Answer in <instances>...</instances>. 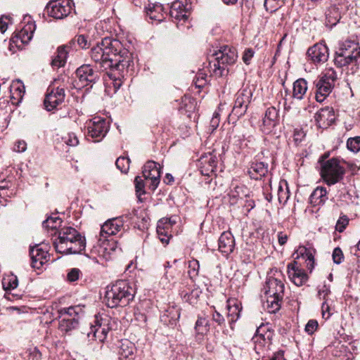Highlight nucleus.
Segmentation results:
<instances>
[{
  "mask_svg": "<svg viewBox=\"0 0 360 360\" xmlns=\"http://www.w3.org/2000/svg\"><path fill=\"white\" fill-rule=\"evenodd\" d=\"M90 56L102 70H118L120 74L133 62L130 51L123 46L120 40L110 37L103 38L93 46Z\"/></svg>",
  "mask_w": 360,
  "mask_h": 360,
  "instance_id": "obj_1",
  "label": "nucleus"
},
{
  "mask_svg": "<svg viewBox=\"0 0 360 360\" xmlns=\"http://www.w3.org/2000/svg\"><path fill=\"white\" fill-rule=\"evenodd\" d=\"M284 289L281 272L277 269L271 270L263 288L266 298L265 307L269 313H276L280 309Z\"/></svg>",
  "mask_w": 360,
  "mask_h": 360,
  "instance_id": "obj_2",
  "label": "nucleus"
},
{
  "mask_svg": "<svg viewBox=\"0 0 360 360\" xmlns=\"http://www.w3.org/2000/svg\"><path fill=\"white\" fill-rule=\"evenodd\" d=\"M58 237L53 241L57 252L61 254H80L86 247L85 238L75 228L65 226L58 232Z\"/></svg>",
  "mask_w": 360,
  "mask_h": 360,
  "instance_id": "obj_3",
  "label": "nucleus"
},
{
  "mask_svg": "<svg viewBox=\"0 0 360 360\" xmlns=\"http://www.w3.org/2000/svg\"><path fill=\"white\" fill-rule=\"evenodd\" d=\"M134 291L129 283L124 280L117 281L105 293L106 304L110 308L124 307L131 301Z\"/></svg>",
  "mask_w": 360,
  "mask_h": 360,
  "instance_id": "obj_4",
  "label": "nucleus"
},
{
  "mask_svg": "<svg viewBox=\"0 0 360 360\" xmlns=\"http://www.w3.org/2000/svg\"><path fill=\"white\" fill-rule=\"evenodd\" d=\"M360 57V46L354 40H345L339 44L335 51L334 63L338 68L347 67L357 63Z\"/></svg>",
  "mask_w": 360,
  "mask_h": 360,
  "instance_id": "obj_5",
  "label": "nucleus"
},
{
  "mask_svg": "<svg viewBox=\"0 0 360 360\" xmlns=\"http://www.w3.org/2000/svg\"><path fill=\"white\" fill-rule=\"evenodd\" d=\"M58 312L60 314L59 329L65 333L76 329L84 313L83 307L80 305L64 307L60 309Z\"/></svg>",
  "mask_w": 360,
  "mask_h": 360,
  "instance_id": "obj_6",
  "label": "nucleus"
},
{
  "mask_svg": "<svg viewBox=\"0 0 360 360\" xmlns=\"http://www.w3.org/2000/svg\"><path fill=\"white\" fill-rule=\"evenodd\" d=\"M338 79V75L333 68L326 69L317 79L314 84L316 88V100L322 103L332 92L335 84Z\"/></svg>",
  "mask_w": 360,
  "mask_h": 360,
  "instance_id": "obj_7",
  "label": "nucleus"
},
{
  "mask_svg": "<svg viewBox=\"0 0 360 360\" xmlns=\"http://www.w3.org/2000/svg\"><path fill=\"white\" fill-rule=\"evenodd\" d=\"M345 173V168L340 165L338 158H333L321 164V174L324 181L328 185H334L340 181Z\"/></svg>",
  "mask_w": 360,
  "mask_h": 360,
  "instance_id": "obj_8",
  "label": "nucleus"
},
{
  "mask_svg": "<svg viewBox=\"0 0 360 360\" xmlns=\"http://www.w3.org/2000/svg\"><path fill=\"white\" fill-rule=\"evenodd\" d=\"M211 56L215 60L214 72L217 73V71L219 70V75L222 74L221 70H224L225 67L233 65L238 58L236 49L227 45L221 46L217 50H214Z\"/></svg>",
  "mask_w": 360,
  "mask_h": 360,
  "instance_id": "obj_9",
  "label": "nucleus"
},
{
  "mask_svg": "<svg viewBox=\"0 0 360 360\" xmlns=\"http://www.w3.org/2000/svg\"><path fill=\"white\" fill-rule=\"evenodd\" d=\"M30 16H25L24 18L25 25L20 31L15 33L10 39L11 51L13 50V47L19 49H22L23 46L32 39L36 26L34 22L30 20Z\"/></svg>",
  "mask_w": 360,
  "mask_h": 360,
  "instance_id": "obj_10",
  "label": "nucleus"
},
{
  "mask_svg": "<svg viewBox=\"0 0 360 360\" xmlns=\"http://www.w3.org/2000/svg\"><path fill=\"white\" fill-rule=\"evenodd\" d=\"M253 95V89L246 86L240 89L236 94L235 102L230 115L239 118L247 112L248 105L251 103Z\"/></svg>",
  "mask_w": 360,
  "mask_h": 360,
  "instance_id": "obj_11",
  "label": "nucleus"
},
{
  "mask_svg": "<svg viewBox=\"0 0 360 360\" xmlns=\"http://www.w3.org/2000/svg\"><path fill=\"white\" fill-rule=\"evenodd\" d=\"M87 134L94 142L101 141L109 130V122L103 117H95L86 122Z\"/></svg>",
  "mask_w": 360,
  "mask_h": 360,
  "instance_id": "obj_12",
  "label": "nucleus"
},
{
  "mask_svg": "<svg viewBox=\"0 0 360 360\" xmlns=\"http://www.w3.org/2000/svg\"><path fill=\"white\" fill-rule=\"evenodd\" d=\"M74 6L72 0H52L46 6L47 14L56 19L68 16Z\"/></svg>",
  "mask_w": 360,
  "mask_h": 360,
  "instance_id": "obj_13",
  "label": "nucleus"
},
{
  "mask_svg": "<svg viewBox=\"0 0 360 360\" xmlns=\"http://www.w3.org/2000/svg\"><path fill=\"white\" fill-rule=\"evenodd\" d=\"M77 79L75 80L77 88L81 89L94 84L98 79V74L90 65H83L76 70Z\"/></svg>",
  "mask_w": 360,
  "mask_h": 360,
  "instance_id": "obj_14",
  "label": "nucleus"
},
{
  "mask_svg": "<svg viewBox=\"0 0 360 360\" xmlns=\"http://www.w3.org/2000/svg\"><path fill=\"white\" fill-rule=\"evenodd\" d=\"M95 325L91 328V332L88 333V337H92L99 342H103L106 338L107 334L110 329V318L104 314V316H95Z\"/></svg>",
  "mask_w": 360,
  "mask_h": 360,
  "instance_id": "obj_15",
  "label": "nucleus"
},
{
  "mask_svg": "<svg viewBox=\"0 0 360 360\" xmlns=\"http://www.w3.org/2000/svg\"><path fill=\"white\" fill-rule=\"evenodd\" d=\"M191 5L188 0H176L174 1L170 7V16L176 20V24L181 21L184 22L188 20L190 14Z\"/></svg>",
  "mask_w": 360,
  "mask_h": 360,
  "instance_id": "obj_16",
  "label": "nucleus"
},
{
  "mask_svg": "<svg viewBox=\"0 0 360 360\" xmlns=\"http://www.w3.org/2000/svg\"><path fill=\"white\" fill-rule=\"evenodd\" d=\"M65 90L59 86H49L47 93L44 101L45 108L48 111L53 110L61 104L65 99Z\"/></svg>",
  "mask_w": 360,
  "mask_h": 360,
  "instance_id": "obj_17",
  "label": "nucleus"
},
{
  "mask_svg": "<svg viewBox=\"0 0 360 360\" xmlns=\"http://www.w3.org/2000/svg\"><path fill=\"white\" fill-rule=\"evenodd\" d=\"M142 172L145 180L150 181V188L155 191L160 184L161 176L160 168L158 167L157 162L148 161L144 165Z\"/></svg>",
  "mask_w": 360,
  "mask_h": 360,
  "instance_id": "obj_18",
  "label": "nucleus"
},
{
  "mask_svg": "<svg viewBox=\"0 0 360 360\" xmlns=\"http://www.w3.org/2000/svg\"><path fill=\"white\" fill-rule=\"evenodd\" d=\"M307 54L309 60L315 65L323 64L328 59V48L325 44H316L307 50Z\"/></svg>",
  "mask_w": 360,
  "mask_h": 360,
  "instance_id": "obj_19",
  "label": "nucleus"
},
{
  "mask_svg": "<svg viewBox=\"0 0 360 360\" xmlns=\"http://www.w3.org/2000/svg\"><path fill=\"white\" fill-rule=\"evenodd\" d=\"M46 246L44 243H41L34 247H30V255L33 268L40 269L43 264L49 261L48 250Z\"/></svg>",
  "mask_w": 360,
  "mask_h": 360,
  "instance_id": "obj_20",
  "label": "nucleus"
},
{
  "mask_svg": "<svg viewBox=\"0 0 360 360\" xmlns=\"http://www.w3.org/2000/svg\"><path fill=\"white\" fill-rule=\"evenodd\" d=\"M124 220L122 217H116L108 219L101 226L99 236L108 238L118 233L123 229Z\"/></svg>",
  "mask_w": 360,
  "mask_h": 360,
  "instance_id": "obj_21",
  "label": "nucleus"
},
{
  "mask_svg": "<svg viewBox=\"0 0 360 360\" xmlns=\"http://www.w3.org/2000/svg\"><path fill=\"white\" fill-rule=\"evenodd\" d=\"M117 248L116 241L108 238L98 237L97 245L95 247L96 252L98 257L103 258L105 260L111 259L112 255Z\"/></svg>",
  "mask_w": 360,
  "mask_h": 360,
  "instance_id": "obj_22",
  "label": "nucleus"
},
{
  "mask_svg": "<svg viewBox=\"0 0 360 360\" xmlns=\"http://www.w3.org/2000/svg\"><path fill=\"white\" fill-rule=\"evenodd\" d=\"M278 110L273 106L268 108L263 118L261 130L266 134L271 133L278 124Z\"/></svg>",
  "mask_w": 360,
  "mask_h": 360,
  "instance_id": "obj_23",
  "label": "nucleus"
},
{
  "mask_svg": "<svg viewBox=\"0 0 360 360\" xmlns=\"http://www.w3.org/2000/svg\"><path fill=\"white\" fill-rule=\"evenodd\" d=\"M288 274L290 280L297 286H301L308 280L304 270L297 266V262L288 265Z\"/></svg>",
  "mask_w": 360,
  "mask_h": 360,
  "instance_id": "obj_24",
  "label": "nucleus"
},
{
  "mask_svg": "<svg viewBox=\"0 0 360 360\" xmlns=\"http://www.w3.org/2000/svg\"><path fill=\"white\" fill-rule=\"evenodd\" d=\"M219 250L224 254L229 255L235 247V240L230 231L223 232L218 240Z\"/></svg>",
  "mask_w": 360,
  "mask_h": 360,
  "instance_id": "obj_25",
  "label": "nucleus"
},
{
  "mask_svg": "<svg viewBox=\"0 0 360 360\" xmlns=\"http://www.w3.org/2000/svg\"><path fill=\"white\" fill-rule=\"evenodd\" d=\"M330 1L332 5L326 10L325 13V25L331 29L339 22L341 18V13L339 7L336 6V1L330 0Z\"/></svg>",
  "mask_w": 360,
  "mask_h": 360,
  "instance_id": "obj_26",
  "label": "nucleus"
},
{
  "mask_svg": "<svg viewBox=\"0 0 360 360\" xmlns=\"http://www.w3.org/2000/svg\"><path fill=\"white\" fill-rule=\"evenodd\" d=\"M201 165V172L203 175L209 176L210 173L216 171L217 165V158L212 153L206 154L200 159Z\"/></svg>",
  "mask_w": 360,
  "mask_h": 360,
  "instance_id": "obj_27",
  "label": "nucleus"
},
{
  "mask_svg": "<svg viewBox=\"0 0 360 360\" xmlns=\"http://www.w3.org/2000/svg\"><path fill=\"white\" fill-rule=\"evenodd\" d=\"M248 172L251 179H261L268 172V165L263 162H253L250 165Z\"/></svg>",
  "mask_w": 360,
  "mask_h": 360,
  "instance_id": "obj_28",
  "label": "nucleus"
},
{
  "mask_svg": "<svg viewBox=\"0 0 360 360\" xmlns=\"http://www.w3.org/2000/svg\"><path fill=\"white\" fill-rule=\"evenodd\" d=\"M227 309L229 321L231 325V328H232V324H233L240 317L242 309L241 304L236 300H229L227 301Z\"/></svg>",
  "mask_w": 360,
  "mask_h": 360,
  "instance_id": "obj_29",
  "label": "nucleus"
},
{
  "mask_svg": "<svg viewBox=\"0 0 360 360\" xmlns=\"http://www.w3.org/2000/svg\"><path fill=\"white\" fill-rule=\"evenodd\" d=\"M274 333H267V335H255L252 340L255 344V349L257 354H259L263 349L271 345Z\"/></svg>",
  "mask_w": 360,
  "mask_h": 360,
  "instance_id": "obj_30",
  "label": "nucleus"
},
{
  "mask_svg": "<svg viewBox=\"0 0 360 360\" xmlns=\"http://www.w3.org/2000/svg\"><path fill=\"white\" fill-rule=\"evenodd\" d=\"M180 317L179 309L174 305L168 307L164 311L160 319L165 324L173 325Z\"/></svg>",
  "mask_w": 360,
  "mask_h": 360,
  "instance_id": "obj_31",
  "label": "nucleus"
},
{
  "mask_svg": "<svg viewBox=\"0 0 360 360\" xmlns=\"http://www.w3.org/2000/svg\"><path fill=\"white\" fill-rule=\"evenodd\" d=\"M327 200V191L323 187H317L309 197V202L313 206L323 205Z\"/></svg>",
  "mask_w": 360,
  "mask_h": 360,
  "instance_id": "obj_32",
  "label": "nucleus"
},
{
  "mask_svg": "<svg viewBox=\"0 0 360 360\" xmlns=\"http://www.w3.org/2000/svg\"><path fill=\"white\" fill-rule=\"evenodd\" d=\"M135 351L134 343L128 340H124L121 342L119 347L118 354L121 360L132 359Z\"/></svg>",
  "mask_w": 360,
  "mask_h": 360,
  "instance_id": "obj_33",
  "label": "nucleus"
},
{
  "mask_svg": "<svg viewBox=\"0 0 360 360\" xmlns=\"http://www.w3.org/2000/svg\"><path fill=\"white\" fill-rule=\"evenodd\" d=\"M147 15L153 20L158 22L162 21L165 18L164 8L162 4H155L149 5L146 10Z\"/></svg>",
  "mask_w": 360,
  "mask_h": 360,
  "instance_id": "obj_34",
  "label": "nucleus"
},
{
  "mask_svg": "<svg viewBox=\"0 0 360 360\" xmlns=\"http://www.w3.org/2000/svg\"><path fill=\"white\" fill-rule=\"evenodd\" d=\"M308 89L307 82L300 78L293 83L292 97L294 98L302 100L304 98Z\"/></svg>",
  "mask_w": 360,
  "mask_h": 360,
  "instance_id": "obj_35",
  "label": "nucleus"
},
{
  "mask_svg": "<svg viewBox=\"0 0 360 360\" xmlns=\"http://www.w3.org/2000/svg\"><path fill=\"white\" fill-rule=\"evenodd\" d=\"M68 58V51L65 46H59L57 49L56 56L53 57L51 61V65L54 68H60L64 66Z\"/></svg>",
  "mask_w": 360,
  "mask_h": 360,
  "instance_id": "obj_36",
  "label": "nucleus"
},
{
  "mask_svg": "<svg viewBox=\"0 0 360 360\" xmlns=\"http://www.w3.org/2000/svg\"><path fill=\"white\" fill-rule=\"evenodd\" d=\"M201 293L199 289H193L191 290H181L180 295L181 298L185 301L191 304H194L196 303L198 298Z\"/></svg>",
  "mask_w": 360,
  "mask_h": 360,
  "instance_id": "obj_37",
  "label": "nucleus"
},
{
  "mask_svg": "<svg viewBox=\"0 0 360 360\" xmlns=\"http://www.w3.org/2000/svg\"><path fill=\"white\" fill-rule=\"evenodd\" d=\"M316 120L318 122L323 121L324 122L331 123L334 121V112L332 108H326L321 109L316 114Z\"/></svg>",
  "mask_w": 360,
  "mask_h": 360,
  "instance_id": "obj_38",
  "label": "nucleus"
},
{
  "mask_svg": "<svg viewBox=\"0 0 360 360\" xmlns=\"http://www.w3.org/2000/svg\"><path fill=\"white\" fill-rule=\"evenodd\" d=\"M298 252L299 254L305 259L307 269L311 271L314 265V257L312 251L308 250L305 247H300Z\"/></svg>",
  "mask_w": 360,
  "mask_h": 360,
  "instance_id": "obj_39",
  "label": "nucleus"
},
{
  "mask_svg": "<svg viewBox=\"0 0 360 360\" xmlns=\"http://www.w3.org/2000/svg\"><path fill=\"white\" fill-rule=\"evenodd\" d=\"M127 68H126L125 70L123 72H122V74H120L118 70L113 71L112 70H110V72L108 73L109 77L112 80V84L113 86L115 93L121 86V79L124 77V72L127 71Z\"/></svg>",
  "mask_w": 360,
  "mask_h": 360,
  "instance_id": "obj_40",
  "label": "nucleus"
},
{
  "mask_svg": "<svg viewBox=\"0 0 360 360\" xmlns=\"http://www.w3.org/2000/svg\"><path fill=\"white\" fill-rule=\"evenodd\" d=\"M249 195V191L244 185L236 186L229 193L231 198H243Z\"/></svg>",
  "mask_w": 360,
  "mask_h": 360,
  "instance_id": "obj_41",
  "label": "nucleus"
},
{
  "mask_svg": "<svg viewBox=\"0 0 360 360\" xmlns=\"http://www.w3.org/2000/svg\"><path fill=\"white\" fill-rule=\"evenodd\" d=\"M209 321L206 318L199 317L195 323V329L198 334H205L209 330Z\"/></svg>",
  "mask_w": 360,
  "mask_h": 360,
  "instance_id": "obj_42",
  "label": "nucleus"
},
{
  "mask_svg": "<svg viewBox=\"0 0 360 360\" xmlns=\"http://www.w3.org/2000/svg\"><path fill=\"white\" fill-rule=\"evenodd\" d=\"M2 284L5 290H11L18 287V281L15 276L11 275L7 278H4Z\"/></svg>",
  "mask_w": 360,
  "mask_h": 360,
  "instance_id": "obj_43",
  "label": "nucleus"
},
{
  "mask_svg": "<svg viewBox=\"0 0 360 360\" xmlns=\"http://www.w3.org/2000/svg\"><path fill=\"white\" fill-rule=\"evenodd\" d=\"M10 92L11 94H18L20 97L21 95L25 94V85L20 79H16L13 81L12 84L10 86Z\"/></svg>",
  "mask_w": 360,
  "mask_h": 360,
  "instance_id": "obj_44",
  "label": "nucleus"
},
{
  "mask_svg": "<svg viewBox=\"0 0 360 360\" xmlns=\"http://www.w3.org/2000/svg\"><path fill=\"white\" fill-rule=\"evenodd\" d=\"M188 274L190 279L193 281L198 275L199 271V262L197 259H192L188 262Z\"/></svg>",
  "mask_w": 360,
  "mask_h": 360,
  "instance_id": "obj_45",
  "label": "nucleus"
},
{
  "mask_svg": "<svg viewBox=\"0 0 360 360\" xmlns=\"http://www.w3.org/2000/svg\"><path fill=\"white\" fill-rule=\"evenodd\" d=\"M283 4V0H264V6L267 11L273 13L277 11Z\"/></svg>",
  "mask_w": 360,
  "mask_h": 360,
  "instance_id": "obj_46",
  "label": "nucleus"
},
{
  "mask_svg": "<svg viewBox=\"0 0 360 360\" xmlns=\"http://www.w3.org/2000/svg\"><path fill=\"white\" fill-rule=\"evenodd\" d=\"M130 160L126 157H120L115 162L116 167L122 173H127L129 169Z\"/></svg>",
  "mask_w": 360,
  "mask_h": 360,
  "instance_id": "obj_47",
  "label": "nucleus"
},
{
  "mask_svg": "<svg viewBox=\"0 0 360 360\" xmlns=\"http://www.w3.org/2000/svg\"><path fill=\"white\" fill-rule=\"evenodd\" d=\"M61 223L58 217H49L43 221V227L46 229H56Z\"/></svg>",
  "mask_w": 360,
  "mask_h": 360,
  "instance_id": "obj_48",
  "label": "nucleus"
},
{
  "mask_svg": "<svg viewBox=\"0 0 360 360\" xmlns=\"http://www.w3.org/2000/svg\"><path fill=\"white\" fill-rule=\"evenodd\" d=\"M347 148L353 153H357L360 150V136L349 138L347 141Z\"/></svg>",
  "mask_w": 360,
  "mask_h": 360,
  "instance_id": "obj_49",
  "label": "nucleus"
},
{
  "mask_svg": "<svg viewBox=\"0 0 360 360\" xmlns=\"http://www.w3.org/2000/svg\"><path fill=\"white\" fill-rule=\"evenodd\" d=\"M332 301H323L321 304V314L323 319L327 320L333 314L331 309Z\"/></svg>",
  "mask_w": 360,
  "mask_h": 360,
  "instance_id": "obj_50",
  "label": "nucleus"
},
{
  "mask_svg": "<svg viewBox=\"0 0 360 360\" xmlns=\"http://www.w3.org/2000/svg\"><path fill=\"white\" fill-rule=\"evenodd\" d=\"M332 258L333 262L336 264H340L344 261V254L339 247H337L333 250Z\"/></svg>",
  "mask_w": 360,
  "mask_h": 360,
  "instance_id": "obj_51",
  "label": "nucleus"
},
{
  "mask_svg": "<svg viewBox=\"0 0 360 360\" xmlns=\"http://www.w3.org/2000/svg\"><path fill=\"white\" fill-rule=\"evenodd\" d=\"M267 333H274L269 323H262L256 330L255 335H267Z\"/></svg>",
  "mask_w": 360,
  "mask_h": 360,
  "instance_id": "obj_52",
  "label": "nucleus"
},
{
  "mask_svg": "<svg viewBox=\"0 0 360 360\" xmlns=\"http://www.w3.org/2000/svg\"><path fill=\"white\" fill-rule=\"evenodd\" d=\"M9 114L7 111H5L3 109H0V130L3 131L6 129L9 122Z\"/></svg>",
  "mask_w": 360,
  "mask_h": 360,
  "instance_id": "obj_53",
  "label": "nucleus"
},
{
  "mask_svg": "<svg viewBox=\"0 0 360 360\" xmlns=\"http://www.w3.org/2000/svg\"><path fill=\"white\" fill-rule=\"evenodd\" d=\"M330 294V288L326 285H323L321 288L319 289L318 296L319 299L322 300L323 301H330V299L328 298Z\"/></svg>",
  "mask_w": 360,
  "mask_h": 360,
  "instance_id": "obj_54",
  "label": "nucleus"
},
{
  "mask_svg": "<svg viewBox=\"0 0 360 360\" xmlns=\"http://www.w3.org/2000/svg\"><path fill=\"white\" fill-rule=\"evenodd\" d=\"M80 274L81 271L79 269H71L67 274V280L69 282H75L79 279Z\"/></svg>",
  "mask_w": 360,
  "mask_h": 360,
  "instance_id": "obj_55",
  "label": "nucleus"
},
{
  "mask_svg": "<svg viewBox=\"0 0 360 360\" xmlns=\"http://www.w3.org/2000/svg\"><path fill=\"white\" fill-rule=\"evenodd\" d=\"M11 22V17L10 15H1L0 18V32L4 33L8 28V25Z\"/></svg>",
  "mask_w": 360,
  "mask_h": 360,
  "instance_id": "obj_56",
  "label": "nucleus"
},
{
  "mask_svg": "<svg viewBox=\"0 0 360 360\" xmlns=\"http://www.w3.org/2000/svg\"><path fill=\"white\" fill-rule=\"evenodd\" d=\"M206 74L203 72H200L198 74L196 79L193 81L197 88L201 89L206 84Z\"/></svg>",
  "mask_w": 360,
  "mask_h": 360,
  "instance_id": "obj_57",
  "label": "nucleus"
},
{
  "mask_svg": "<svg viewBox=\"0 0 360 360\" xmlns=\"http://www.w3.org/2000/svg\"><path fill=\"white\" fill-rule=\"evenodd\" d=\"M134 184H135L136 193L139 194V195L144 194L145 193V191H144L145 186H144L143 180L141 179V177L136 176L134 180Z\"/></svg>",
  "mask_w": 360,
  "mask_h": 360,
  "instance_id": "obj_58",
  "label": "nucleus"
},
{
  "mask_svg": "<svg viewBox=\"0 0 360 360\" xmlns=\"http://www.w3.org/2000/svg\"><path fill=\"white\" fill-rule=\"evenodd\" d=\"M63 139H64V142L67 145L70 146H75L79 143L77 137L73 133L68 134L66 136H65L63 138Z\"/></svg>",
  "mask_w": 360,
  "mask_h": 360,
  "instance_id": "obj_59",
  "label": "nucleus"
},
{
  "mask_svg": "<svg viewBox=\"0 0 360 360\" xmlns=\"http://www.w3.org/2000/svg\"><path fill=\"white\" fill-rule=\"evenodd\" d=\"M319 324L317 321L314 319H311L307 322L305 326V331L308 334L311 335L316 330Z\"/></svg>",
  "mask_w": 360,
  "mask_h": 360,
  "instance_id": "obj_60",
  "label": "nucleus"
},
{
  "mask_svg": "<svg viewBox=\"0 0 360 360\" xmlns=\"http://www.w3.org/2000/svg\"><path fill=\"white\" fill-rule=\"evenodd\" d=\"M169 230V220L167 219V217L162 218L158 221L157 224V231H160L159 230Z\"/></svg>",
  "mask_w": 360,
  "mask_h": 360,
  "instance_id": "obj_61",
  "label": "nucleus"
},
{
  "mask_svg": "<svg viewBox=\"0 0 360 360\" xmlns=\"http://www.w3.org/2000/svg\"><path fill=\"white\" fill-rule=\"evenodd\" d=\"M27 149V143L23 140L17 141L13 146V150L17 153L25 152Z\"/></svg>",
  "mask_w": 360,
  "mask_h": 360,
  "instance_id": "obj_62",
  "label": "nucleus"
},
{
  "mask_svg": "<svg viewBox=\"0 0 360 360\" xmlns=\"http://www.w3.org/2000/svg\"><path fill=\"white\" fill-rule=\"evenodd\" d=\"M348 219L347 217H340L336 224V230L342 232L348 224Z\"/></svg>",
  "mask_w": 360,
  "mask_h": 360,
  "instance_id": "obj_63",
  "label": "nucleus"
},
{
  "mask_svg": "<svg viewBox=\"0 0 360 360\" xmlns=\"http://www.w3.org/2000/svg\"><path fill=\"white\" fill-rule=\"evenodd\" d=\"M75 40L77 41L78 46L82 49H85L89 46V42L84 35H79Z\"/></svg>",
  "mask_w": 360,
  "mask_h": 360,
  "instance_id": "obj_64",
  "label": "nucleus"
}]
</instances>
